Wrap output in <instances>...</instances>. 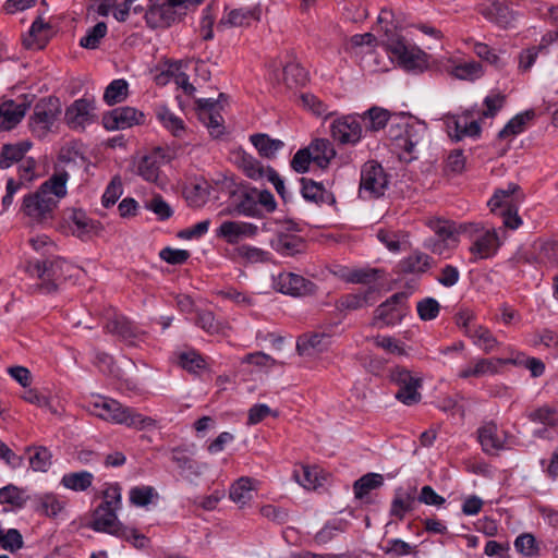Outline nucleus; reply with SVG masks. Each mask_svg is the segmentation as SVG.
I'll list each match as a JSON object with an SVG mask.
<instances>
[{
  "label": "nucleus",
  "instance_id": "nucleus-62",
  "mask_svg": "<svg viewBox=\"0 0 558 558\" xmlns=\"http://www.w3.org/2000/svg\"><path fill=\"white\" fill-rule=\"evenodd\" d=\"M515 549L524 556H535L537 554V545L532 534L525 533L519 535L514 541Z\"/></svg>",
  "mask_w": 558,
  "mask_h": 558
},
{
  "label": "nucleus",
  "instance_id": "nucleus-22",
  "mask_svg": "<svg viewBox=\"0 0 558 558\" xmlns=\"http://www.w3.org/2000/svg\"><path fill=\"white\" fill-rule=\"evenodd\" d=\"M137 111L132 107H120L108 111L102 116V124L106 130H124L137 122Z\"/></svg>",
  "mask_w": 558,
  "mask_h": 558
},
{
  "label": "nucleus",
  "instance_id": "nucleus-64",
  "mask_svg": "<svg viewBox=\"0 0 558 558\" xmlns=\"http://www.w3.org/2000/svg\"><path fill=\"white\" fill-rule=\"evenodd\" d=\"M311 162H313L312 153L307 147L302 148L294 154L291 168L298 173H305L308 171Z\"/></svg>",
  "mask_w": 558,
  "mask_h": 558
},
{
  "label": "nucleus",
  "instance_id": "nucleus-15",
  "mask_svg": "<svg viewBox=\"0 0 558 558\" xmlns=\"http://www.w3.org/2000/svg\"><path fill=\"white\" fill-rule=\"evenodd\" d=\"M378 301V292L373 287L366 290L342 294L336 300V308L339 312L365 311Z\"/></svg>",
  "mask_w": 558,
  "mask_h": 558
},
{
  "label": "nucleus",
  "instance_id": "nucleus-60",
  "mask_svg": "<svg viewBox=\"0 0 558 558\" xmlns=\"http://www.w3.org/2000/svg\"><path fill=\"white\" fill-rule=\"evenodd\" d=\"M146 439L149 444L161 440L160 427L156 420L142 417V441Z\"/></svg>",
  "mask_w": 558,
  "mask_h": 558
},
{
  "label": "nucleus",
  "instance_id": "nucleus-20",
  "mask_svg": "<svg viewBox=\"0 0 558 558\" xmlns=\"http://www.w3.org/2000/svg\"><path fill=\"white\" fill-rule=\"evenodd\" d=\"M257 226L245 221H225L216 231L218 238L225 239L229 244H235L243 238L257 234Z\"/></svg>",
  "mask_w": 558,
  "mask_h": 558
},
{
  "label": "nucleus",
  "instance_id": "nucleus-47",
  "mask_svg": "<svg viewBox=\"0 0 558 558\" xmlns=\"http://www.w3.org/2000/svg\"><path fill=\"white\" fill-rule=\"evenodd\" d=\"M240 167L250 179L260 180L268 177V167L264 168L260 161L250 155H242Z\"/></svg>",
  "mask_w": 558,
  "mask_h": 558
},
{
  "label": "nucleus",
  "instance_id": "nucleus-33",
  "mask_svg": "<svg viewBox=\"0 0 558 558\" xmlns=\"http://www.w3.org/2000/svg\"><path fill=\"white\" fill-rule=\"evenodd\" d=\"M254 480L247 476H242L236 480L229 489L230 499L240 505H246L253 498Z\"/></svg>",
  "mask_w": 558,
  "mask_h": 558
},
{
  "label": "nucleus",
  "instance_id": "nucleus-63",
  "mask_svg": "<svg viewBox=\"0 0 558 558\" xmlns=\"http://www.w3.org/2000/svg\"><path fill=\"white\" fill-rule=\"evenodd\" d=\"M159 256L168 264L182 265L189 259L190 252L181 248L165 247L160 251Z\"/></svg>",
  "mask_w": 558,
  "mask_h": 558
},
{
  "label": "nucleus",
  "instance_id": "nucleus-51",
  "mask_svg": "<svg viewBox=\"0 0 558 558\" xmlns=\"http://www.w3.org/2000/svg\"><path fill=\"white\" fill-rule=\"evenodd\" d=\"M533 113L530 112L517 114L510 121H508L502 130L499 131L498 137L504 140L522 133L524 131L526 121L531 119Z\"/></svg>",
  "mask_w": 558,
  "mask_h": 558
},
{
  "label": "nucleus",
  "instance_id": "nucleus-43",
  "mask_svg": "<svg viewBox=\"0 0 558 558\" xmlns=\"http://www.w3.org/2000/svg\"><path fill=\"white\" fill-rule=\"evenodd\" d=\"M519 360L508 359H480L473 364L475 377H483L486 375H494L499 371V367L506 364H518Z\"/></svg>",
  "mask_w": 558,
  "mask_h": 558
},
{
  "label": "nucleus",
  "instance_id": "nucleus-54",
  "mask_svg": "<svg viewBox=\"0 0 558 558\" xmlns=\"http://www.w3.org/2000/svg\"><path fill=\"white\" fill-rule=\"evenodd\" d=\"M527 417L534 423H541L548 426L558 424V411L555 408L544 405L527 414Z\"/></svg>",
  "mask_w": 558,
  "mask_h": 558
},
{
  "label": "nucleus",
  "instance_id": "nucleus-52",
  "mask_svg": "<svg viewBox=\"0 0 558 558\" xmlns=\"http://www.w3.org/2000/svg\"><path fill=\"white\" fill-rule=\"evenodd\" d=\"M430 229L434 231L433 238H439L449 240L452 243H457L456 233L460 232L459 228L454 227V223L448 220L436 219L429 222Z\"/></svg>",
  "mask_w": 558,
  "mask_h": 558
},
{
  "label": "nucleus",
  "instance_id": "nucleus-4",
  "mask_svg": "<svg viewBox=\"0 0 558 558\" xmlns=\"http://www.w3.org/2000/svg\"><path fill=\"white\" fill-rule=\"evenodd\" d=\"M387 51L391 60L407 72L421 73L428 68L427 53L402 38L391 39L387 44Z\"/></svg>",
  "mask_w": 558,
  "mask_h": 558
},
{
  "label": "nucleus",
  "instance_id": "nucleus-28",
  "mask_svg": "<svg viewBox=\"0 0 558 558\" xmlns=\"http://www.w3.org/2000/svg\"><path fill=\"white\" fill-rule=\"evenodd\" d=\"M109 332L121 337L131 345H136L137 335L135 327L126 316H113L106 325Z\"/></svg>",
  "mask_w": 558,
  "mask_h": 558
},
{
  "label": "nucleus",
  "instance_id": "nucleus-61",
  "mask_svg": "<svg viewBox=\"0 0 558 558\" xmlns=\"http://www.w3.org/2000/svg\"><path fill=\"white\" fill-rule=\"evenodd\" d=\"M104 501L98 507L119 509L121 506V487L119 484H110L102 492Z\"/></svg>",
  "mask_w": 558,
  "mask_h": 558
},
{
  "label": "nucleus",
  "instance_id": "nucleus-21",
  "mask_svg": "<svg viewBox=\"0 0 558 558\" xmlns=\"http://www.w3.org/2000/svg\"><path fill=\"white\" fill-rule=\"evenodd\" d=\"M473 317L460 316L458 325L465 329V333L473 339L476 345L481 347L485 352L493 351L496 345L495 338L487 328L475 325Z\"/></svg>",
  "mask_w": 558,
  "mask_h": 558
},
{
  "label": "nucleus",
  "instance_id": "nucleus-34",
  "mask_svg": "<svg viewBox=\"0 0 558 558\" xmlns=\"http://www.w3.org/2000/svg\"><path fill=\"white\" fill-rule=\"evenodd\" d=\"M26 452L29 453V466L34 472H47L52 464V453L44 446H28Z\"/></svg>",
  "mask_w": 558,
  "mask_h": 558
},
{
  "label": "nucleus",
  "instance_id": "nucleus-18",
  "mask_svg": "<svg viewBox=\"0 0 558 558\" xmlns=\"http://www.w3.org/2000/svg\"><path fill=\"white\" fill-rule=\"evenodd\" d=\"M477 439L485 453L492 454L505 448L506 433L493 421L485 422L477 429Z\"/></svg>",
  "mask_w": 558,
  "mask_h": 558
},
{
  "label": "nucleus",
  "instance_id": "nucleus-1",
  "mask_svg": "<svg viewBox=\"0 0 558 558\" xmlns=\"http://www.w3.org/2000/svg\"><path fill=\"white\" fill-rule=\"evenodd\" d=\"M69 178L70 175L65 170L54 171L36 192L24 196L23 213L37 222L52 218L58 203L68 193L66 183Z\"/></svg>",
  "mask_w": 558,
  "mask_h": 558
},
{
  "label": "nucleus",
  "instance_id": "nucleus-10",
  "mask_svg": "<svg viewBox=\"0 0 558 558\" xmlns=\"http://www.w3.org/2000/svg\"><path fill=\"white\" fill-rule=\"evenodd\" d=\"M390 378L399 386L396 398L407 405H412L421 400L418 388L421 379L411 375V373L402 367H396L390 373Z\"/></svg>",
  "mask_w": 558,
  "mask_h": 558
},
{
  "label": "nucleus",
  "instance_id": "nucleus-42",
  "mask_svg": "<svg viewBox=\"0 0 558 558\" xmlns=\"http://www.w3.org/2000/svg\"><path fill=\"white\" fill-rule=\"evenodd\" d=\"M408 292H397L383 302L377 310V314H404L410 311Z\"/></svg>",
  "mask_w": 558,
  "mask_h": 558
},
{
  "label": "nucleus",
  "instance_id": "nucleus-35",
  "mask_svg": "<svg viewBox=\"0 0 558 558\" xmlns=\"http://www.w3.org/2000/svg\"><path fill=\"white\" fill-rule=\"evenodd\" d=\"M258 20V14L254 10L234 9L225 15L218 24V27H241L247 26L253 21Z\"/></svg>",
  "mask_w": 558,
  "mask_h": 558
},
{
  "label": "nucleus",
  "instance_id": "nucleus-5",
  "mask_svg": "<svg viewBox=\"0 0 558 558\" xmlns=\"http://www.w3.org/2000/svg\"><path fill=\"white\" fill-rule=\"evenodd\" d=\"M388 174L375 160L366 161L361 169L359 195L363 199L379 198L388 189Z\"/></svg>",
  "mask_w": 558,
  "mask_h": 558
},
{
  "label": "nucleus",
  "instance_id": "nucleus-26",
  "mask_svg": "<svg viewBox=\"0 0 558 558\" xmlns=\"http://www.w3.org/2000/svg\"><path fill=\"white\" fill-rule=\"evenodd\" d=\"M301 194L307 202L315 204L328 203L333 201L332 195L326 191L322 183H317L312 179L301 178Z\"/></svg>",
  "mask_w": 558,
  "mask_h": 558
},
{
  "label": "nucleus",
  "instance_id": "nucleus-30",
  "mask_svg": "<svg viewBox=\"0 0 558 558\" xmlns=\"http://www.w3.org/2000/svg\"><path fill=\"white\" fill-rule=\"evenodd\" d=\"M64 260L57 258L53 260H44L36 265L38 276L44 279V282L40 286V289L44 292L50 293L57 290V284L54 281L50 280V277H57L58 270L62 268Z\"/></svg>",
  "mask_w": 558,
  "mask_h": 558
},
{
  "label": "nucleus",
  "instance_id": "nucleus-57",
  "mask_svg": "<svg viewBox=\"0 0 558 558\" xmlns=\"http://www.w3.org/2000/svg\"><path fill=\"white\" fill-rule=\"evenodd\" d=\"M193 323L210 335L223 331L226 324L216 316H193Z\"/></svg>",
  "mask_w": 558,
  "mask_h": 558
},
{
  "label": "nucleus",
  "instance_id": "nucleus-32",
  "mask_svg": "<svg viewBox=\"0 0 558 558\" xmlns=\"http://www.w3.org/2000/svg\"><path fill=\"white\" fill-rule=\"evenodd\" d=\"M250 140L259 155L268 159L275 158L276 154L284 146L282 141L271 138L269 135L264 133L251 135Z\"/></svg>",
  "mask_w": 558,
  "mask_h": 558
},
{
  "label": "nucleus",
  "instance_id": "nucleus-3",
  "mask_svg": "<svg viewBox=\"0 0 558 558\" xmlns=\"http://www.w3.org/2000/svg\"><path fill=\"white\" fill-rule=\"evenodd\" d=\"M62 113V105L58 97L48 96L40 98L33 108L28 119V128L37 138H45L53 132Z\"/></svg>",
  "mask_w": 558,
  "mask_h": 558
},
{
  "label": "nucleus",
  "instance_id": "nucleus-24",
  "mask_svg": "<svg viewBox=\"0 0 558 558\" xmlns=\"http://www.w3.org/2000/svg\"><path fill=\"white\" fill-rule=\"evenodd\" d=\"M32 144L27 141L15 144H4L0 150V169H9L15 163H20Z\"/></svg>",
  "mask_w": 558,
  "mask_h": 558
},
{
  "label": "nucleus",
  "instance_id": "nucleus-12",
  "mask_svg": "<svg viewBox=\"0 0 558 558\" xmlns=\"http://www.w3.org/2000/svg\"><path fill=\"white\" fill-rule=\"evenodd\" d=\"M64 119L70 129L84 130L96 120L95 102L86 98L74 100L66 108Z\"/></svg>",
  "mask_w": 558,
  "mask_h": 558
},
{
  "label": "nucleus",
  "instance_id": "nucleus-25",
  "mask_svg": "<svg viewBox=\"0 0 558 558\" xmlns=\"http://www.w3.org/2000/svg\"><path fill=\"white\" fill-rule=\"evenodd\" d=\"M271 247L283 256H293L304 248L301 236L290 233H278L271 241Z\"/></svg>",
  "mask_w": 558,
  "mask_h": 558
},
{
  "label": "nucleus",
  "instance_id": "nucleus-37",
  "mask_svg": "<svg viewBox=\"0 0 558 558\" xmlns=\"http://www.w3.org/2000/svg\"><path fill=\"white\" fill-rule=\"evenodd\" d=\"M142 179L155 183L158 187L165 189L168 179L160 171V163L153 157L142 158Z\"/></svg>",
  "mask_w": 558,
  "mask_h": 558
},
{
  "label": "nucleus",
  "instance_id": "nucleus-8",
  "mask_svg": "<svg viewBox=\"0 0 558 558\" xmlns=\"http://www.w3.org/2000/svg\"><path fill=\"white\" fill-rule=\"evenodd\" d=\"M331 137L341 145H355L363 136L360 114H345L336 118L330 124Z\"/></svg>",
  "mask_w": 558,
  "mask_h": 558
},
{
  "label": "nucleus",
  "instance_id": "nucleus-41",
  "mask_svg": "<svg viewBox=\"0 0 558 558\" xmlns=\"http://www.w3.org/2000/svg\"><path fill=\"white\" fill-rule=\"evenodd\" d=\"M93 481V473L81 471L64 474L61 478V484L65 488L74 492H85L92 486Z\"/></svg>",
  "mask_w": 558,
  "mask_h": 558
},
{
  "label": "nucleus",
  "instance_id": "nucleus-59",
  "mask_svg": "<svg viewBox=\"0 0 558 558\" xmlns=\"http://www.w3.org/2000/svg\"><path fill=\"white\" fill-rule=\"evenodd\" d=\"M287 84L303 85L307 81V72L298 63H289L283 69Z\"/></svg>",
  "mask_w": 558,
  "mask_h": 558
},
{
  "label": "nucleus",
  "instance_id": "nucleus-16",
  "mask_svg": "<svg viewBox=\"0 0 558 558\" xmlns=\"http://www.w3.org/2000/svg\"><path fill=\"white\" fill-rule=\"evenodd\" d=\"M427 135V125L418 120L404 123L403 131L396 136L397 146L408 154H413L421 146Z\"/></svg>",
  "mask_w": 558,
  "mask_h": 558
},
{
  "label": "nucleus",
  "instance_id": "nucleus-29",
  "mask_svg": "<svg viewBox=\"0 0 558 558\" xmlns=\"http://www.w3.org/2000/svg\"><path fill=\"white\" fill-rule=\"evenodd\" d=\"M328 338L329 336L318 332L302 335L296 341V351L300 355H312L323 351L327 345Z\"/></svg>",
  "mask_w": 558,
  "mask_h": 558
},
{
  "label": "nucleus",
  "instance_id": "nucleus-11",
  "mask_svg": "<svg viewBox=\"0 0 558 558\" xmlns=\"http://www.w3.org/2000/svg\"><path fill=\"white\" fill-rule=\"evenodd\" d=\"M90 405L92 412L102 420L128 425L135 423L130 410L113 399L98 397Z\"/></svg>",
  "mask_w": 558,
  "mask_h": 558
},
{
  "label": "nucleus",
  "instance_id": "nucleus-40",
  "mask_svg": "<svg viewBox=\"0 0 558 558\" xmlns=\"http://www.w3.org/2000/svg\"><path fill=\"white\" fill-rule=\"evenodd\" d=\"M384 485V477L378 473H367L356 480L353 484V493L356 499H363L372 490Z\"/></svg>",
  "mask_w": 558,
  "mask_h": 558
},
{
  "label": "nucleus",
  "instance_id": "nucleus-14",
  "mask_svg": "<svg viewBox=\"0 0 558 558\" xmlns=\"http://www.w3.org/2000/svg\"><path fill=\"white\" fill-rule=\"evenodd\" d=\"M33 95H23L20 102L4 100L0 104V131H9L15 128L24 118L33 102Z\"/></svg>",
  "mask_w": 558,
  "mask_h": 558
},
{
  "label": "nucleus",
  "instance_id": "nucleus-39",
  "mask_svg": "<svg viewBox=\"0 0 558 558\" xmlns=\"http://www.w3.org/2000/svg\"><path fill=\"white\" fill-rule=\"evenodd\" d=\"M320 473L322 471L317 466L301 465L300 469L294 470L293 477L304 488L316 489L322 485Z\"/></svg>",
  "mask_w": 558,
  "mask_h": 558
},
{
  "label": "nucleus",
  "instance_id": "nucleus-9",
  "mask_svg": "<svg viewBox=\"0 0 558 558\" xmlns=\"http://www.w3.org/2000/svg\"><path fill=\"white\" fill-rule=\"evenodd\" d=\"M183 14L172 0H149L145 20L149 27H168Z\"/></svg>",
  "mask_w": 558,
  "mask_h": 558
},
{
  "label": "nucleus",
  "instance_id": "nucleus-31",
  "mask_svg": "<svg viewBox=\"0 0 558 558\" xmlns=\"http://www.w3.org/2000/svg\"><path fill=\"white\" fill-rule=\"evenodd\" d=\"M363 131L378 132L384 129L390 118L389 111L379 107H373L360 114Z\"/></svg>",
  "mask_w": 558,
  "mask_h": 558
},
{
  "label": "nucleus",
  "instance_id": "nucleus-46",
  "mask_svg": "<svg viewBox=\"0 0 558 558\" xmlns=\"http://www.w3.org/2000/svg\"><path fill=\"white\" fill-rule=\"evenodd\" d=\"M451 75L459 80L475 81L483 76V66L477 61L457 64L451 70Z\"/></svg>",
  "mask_w": 558,
  "mask_h": 558
},
{
  "label": "nucleus",
  "instance_id": "nucleus-48",
  "mask_svg": "<svg viewBox=\"0 0 558 558\" xmlns=\"http://www.w3.org/2000/svg\"><path fill=\"white\" fill-rule=\"evenodd\" d=\"M384 278V270L378 268H353V272L349 278V283L353 284H372Z\"/></svg>",
  "mask_w": 558,
  "mask_h": 558
},
{
  "label": "nucleus",
  "instance_id": "nucleus-6",
  "mask_svg": "<svg viewBox=\"0 0 558 558\" xmlns=\"http://www.w3.org/2000/svg\"><path fill=\"white\" fill-rule=\"evenodd\" d=\"M117 510L114 508L97 507L93 513L90 527L96 532L124 537L135 547H138L140 534L137 530L122 526L118 521Z\"/></svg>",
  "mask_w": 558,
  "mask_h": 558
},
{
  "label": "nucleus",
  "instance_id": "nucleus-2",
  "mask_svg": "<svg viewBox=\"0 0 558 558\" xmlns=\"http://www.w3.org/2000/svg\"><path fill=\"white\" fill-rule=\"evenodd\" d=\"M459 231L466 234L471 240L470 253L472 254V262L492 258L497 254L502 244L495 228L486 229L480 222L461 223Z\"/></svg>",
  "mask_w": 558,
  "mask_h": 558
},
{
  "label": "nucleus",
  "instance_id": "nucleus-23",
  "mask_svg": "<svg viewBox=\"0 0 558 558\" xmlns=\"http://www.w3.org/2000/svg\"><path fill=\"white\" fill-rule=\"evenodd\" d=\"M446 124L449 136L457 141H460L465 136H477L481 132L478 122L470 120L469 114L448 117Z\"/></svg>",
  "mask_w": 558,
  "mask_h": 558
},
{
  "label": "nucleus",
  "instance_id": "nucleus-49",
  "mask_svg": "<svg viewBox=\"0 0 558 558\" xmlns=\"http://www.w3.org/2000/svg\"><path fill=\"white\" fill-rule=\"evenodd\" d=\"M432 265V258L421 252H415L402 262V268L407 272H424Z\"/></svg>",
  "mask_w": 558,
  "mask_h": 558
},
{
  "label": "nucleus",
  "instance_id": "nucleus-27",
  "mask_svg": "<svg viewBox=\"0 0 558 558\" xmlns=\"http://www.w3.org/2000/svg\"><path fill=\"white\" fill-rule=\"evenodd\" d=\"M307 148L312 153L313 162L320 168H326L336 156L335 147L327 138H316Z\"/></svg>",
  "mask_w": 558,
  "mask_h": 558
},
{
  "label": "nucleus",
  "instance_id": "nucleus-13",
  "mask_svg": "<svg viewBox=\"0 0 558 558\" xmlns=\"http://www.w3.org/2000/svg\"><path fill=\"white\" fill-rule=\"evenodd\" d=\"M275 287L279 292L292 296L313 295L317 291L313 281L293 272L279 274L275 279Z\"/></svg>",
  "mask_w": 558,
  "mask_h": 558
},
{
  "label": "nucleus",
  "instance_id": "nucleus-53",
  "mask_svg": "<svg viewBox=\"0 0 558 558\" xmlns=\"http://www.w3.org/2000/svg\"><path fill=\"white\" fill-rule=\"evenodd\" d=\"M107 31V24L105 22H98L81 38L80 45L86 49H96L100 40L106 36Z\"/></svg>",
  "mask_w": 558,
  "mask_h": 558
},
{
  "label": "nucleus",
  "instance_id": "nucleus-19",
  "mask_svg": "<svg viewBox=\"0 0 558 558\" xmlns=\"http://www.w3.org/2000/svg\"><path fill=\"white\" fill-rule=\"evenodd\" d=\"M478 13L490 23L501 28H508L515 20V12L504 2L492 1L478 7Z\"/></svg>",
  "mask_w": 558,
  "mask_h": 558
},
{
  "label": "nucleus",
  "instance_id": "nucleus-58",
  "mask_svg": "<svg viewBox=\"0 0 558 558\" xmlns=\"http://www.w3.org/2000/svg\"><path fill=\"white\" fill-rule=\"evenodd\" d=\"M302 105L311 110L314 114L318 117H329L332 113L328 110V107L315 95L313 94H303L301 96Z\"/></svg>",
  "mask_w": 558,
  "mask_h": 558
},
{
  "label": "nucleus",
  "instance_id": "nucleus-50",
  "mask_svg": "<svg viewBox=\"0 0 558 558\" xmlns=\"http://www.w3.org/2000/svg\"><path fill=\"white\" fill-rule=\"evenodd\" d=\"M26 502L23 489L20 487L9 484L0 488V504L10 505L15 508H22Z\"/></svg>",
  "mask_w": 558,
  "mask_h": 558
},
{
  "label": "nucleus",
  "instance_id": "nucleus-7",
  "mask_svg": "<svg viewBox=\"0 0 558 558\" xmlns=\"http://www.w3.org/2000/svg\"><path fill=\"white\" fill-rule=\"evenodd\" d=\"M515 189L517 185H509L508 190H497L488 201L492 213L499 215L502 218L504 227L511 230H515L522 225L513 195Z\"/></svg>",
  "mask_w": 558,
  "mask_h": 558
},
{
  "label": "nucleus",
  "instance_id": "nucleus-56",
  "mask_svg": "<svg viewBox=\"0 0 558 558\" xmlns=\"http://www.w3.org/2000/svg\"><path fill=\"white\" fill-rule=\"evenodd\" d=\"M372 341L376 347L383 349L387 353L399 356L405 354L404 344L392 337L376 336L372 339Z\"/></svg>",
  "mask_w": 558,
  "mask_h": 558
},
{
  "label": "nucleus",
  "instance_id": "nucleus-55",
  "mask_svg": "<svg viewBox=\"0 0 558 558\" xmlns=\"http://www.w3.org/2000/svg\"><path fill=\"white\" fill-rule=\"evenodd\" d=\"M179 363L184 369L192 373H196L206 366L204 357L194 350L181 352L179 354Z\"/></svg>",
  "mask_w": 558,
  "mask_h": 558
},
{
  "label": "nucleus",
  "instance_id": "nucleus-45",
  "mask_svg": "<svg viewBox=\"0 0 558 558\" xmlns=\"http://www.w3.org/2000/svg\"><path fill=\"white\" fill-rule=\"evenodd\" d=\"M157 118L162 125L169 130L174 136L181 137L185 131L184 122L181 118L171 112L168 108L160 107L157 109Z\"/></svg>",
  "mask_w": 558,
  "mask_h": 558
},
{
  "label": "nucleus",
  "instance_id": "nucleus-44",
  "mask_svg": "<svg viewBox=\"0 0 558 558\" xmlns=\"http://www.w3.org/2000/svg\"><path fill=\"white\" fill-rule=\"evenodd\" d=\"M129 93V84L123 78L113 80L105 89L104 101L113 106L126 99Z\"/></svg>",
  "mask_w": 558,
  "mask_h": 558
},
{
  "label": "nucleus",
  "instance_id": "nucleus-38",
  "mask_svg": "<svg viewBox=\"0 0 558 558\" xmlns=\"http://www.w3.org/2000/svg\"><path fill=\"white\" fill-rule=\"evenodd\" d=\"M50 27L41 16H38L31 25L28 37L24 39V45L31 49H43L48 41V38L43 33L50 29Z\"/></svg>",
  "mask_w": 558,
  "mask_h": 558
},
{
  "label": "nucleus",
  "instance_id": "nucleus-36",
  "mask_svg": "<svg viewBox=\"0 0 558 558\" xmlns=\"http://www.w3.org/2000/svg\"><path fill=\"white\" fill-rule=\"evenodd\" d=\"M415 501V496L412 493L396 492L390 505V515L402 521L408 512L413 511Z\"/></svg>",
  "mask_w": 558,
  "mask_h": 558
},
{
  "label": "nucleus",
  "instance_id": "nucleus-17",
  "mask_svg": "<svg viewBox=\"0 0 558 558\" xmlns=\"http://www.w3.org/2000/svg\"><path fill=\"white\" fill-rule=\"evenodd\" d=\"M199 120L206 125L214 138L220 137L225 132L223 118L216 110L217 104L210 98L197 99Z\"/></svg>",
  "mask_w": 558,
  "mask_h": 558
}]
</instances>
